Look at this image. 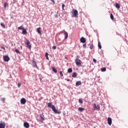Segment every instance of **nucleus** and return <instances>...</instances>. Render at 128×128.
<instances>
[{
    "label": "nucleus",
    "mask_w": 128,
    "mask_h": 128,
    "mask_svg": "<svg viewBox=\"0 0 128 128\" xmlns=\"http://www.w3.org/2000/svg\"><path fill=\"white\" fill-rule=\"evenodd\" d=\"M72 17L73 18H78V10L73 9L72 10Z\"/></svg>",
    "instance_id": "f257e3e1"
},
{
    "label": "nucleus",
    "mask_w": 128,
    "mask_h": 128,
    "mask_svg": "<svg viewBox=\"0 0 128 128\" xmlns=\"http://www.w3.org/2000/svg\"><path fill=\"white\" fill-rule=\"evenodd\" d=\"M75 62L77 66L80 68L82 66V60L78 58V56H76V58L75 60Z\"/></svg>",
    "instance_id": "f03ea898"
},
{
    "label": "nucleus",
    "mask_w": 128,
    "mask_h": 128,
    "mask_svg": "<svg viewBox=\"0 0 128 128\" xmlns=\"http://www.w3.org/2000/svg\"><path fill=\"white\" fill-rule=\"evenodd\" d=\"M26 44L27 46L28 47V48L30 50L32 48V45H30V40H28L26 39L24 42Z\"/></svg>",
    "instance_id": "7ed1b4c3"
},
{
    "label": "nucleus",
    "mask_w": 128,
    "mask_h": 128,
    "mask_svg": "<svg viewBox=\"0 0 128 128\" xmlns=\"http://www.w3.org/2000/svg\"><path fill=\"white\" fill-rule=\"evenodd\" d=\"M93 108L95 110H100V106H98V104H93Z\"/></svg>",
    "instance_id": "20e7f679"
},
{
    "label": "nucleus",
    "mask_w": 128,
    "mask_h": 128,
    "mask_svg": "<svg viewBox=\"0 0 128 128\" xmlns=\"http://www.w3.org/2000/svg\"><path fill=\"white\" fill-rule=\"evenodd\" d=\"M62 34H64V36H65L64 38L65 40H66L68 38V32H66L65 30H63L60 32Z\"/></svg>",
    "instance_id": "39448f33"
},
{
    "label": "nucleus",
    "mask_w": 128,
    "mask_h": 128,
    "mask_svg": "<svg viewBox=\"0 0 128 128\" xmlns=\"http://www.w3.org/2000/svg\"><path fill=\"white\" fill-rule=\"evenodd\" d=\"M3 60H4V62H8V60H10V57H8V56H3Z\"/></svg>",
    "instance_id": "423d86ee"
},
{
    "label": "nucleus",
    "mask_w": 128,
    "mask_h": 128,
    "mask_svg": "<svg viewBox=\"0 0 128 128\" xmlns=\"http://www.w3.org/2000/svg\"><path fill=\"white\" fill-rule=\"evenodd\" d=\"M0 128H6V123L4 122L0 123Z\"/></svg>",
    "instance_id": "0eeeda50"
},
{
    "label": "nucleus",
    "mask_w": 128,
    "mask_h": 128,
    "mask_svg": "<svg viewBox=\"0 0 128 128\" xmlns=\"http://www.w3.org/2000/svg\"><path fill=\"white\" fill-rule=\"evenodd\" d=\"M80 42H82V44H84L86 42V40L84 37H82L80 39Z\"/></svg>",
    "instance_id": "6e6552de"
},
{
    "label": "nucleus",
    "mask_w": 128,
    "mask_h": 128,
    "mask_svg": "<svg viewBox=\"0 0 128 128\" xmlns=\"http://www.w3.org/2000/svg\"><path fill=\"white\" fill-rule=\"evenodd\" d=\"M112 118H108V124H109V126H112Z\"/></svg>",
    "instance_id": "1a4fd4ad"
},
{
    "label": "nucleus",
    "mask_w": 128,
    "mask_h": 128,
    "mask_svg": "<svg viewBox=\"0 0 128 128\" xmlns=\"http://www.w3.org/2000/svg\"><path fill=\"white\" fill-rule=\"evenodd\" d=\"M20 102L22 104H24L26 102V100L24 98H22L20 100Z\"/></svg>",
    "instance_id": "9d476101"
},
{
    "label": "nucleus",
    "mask_w": 128,
    "mask_h": 128,
    "mask_svg": "<svg viewBox=\"0 0 128 128\" xmlns=\"http://www.w3.org/2000/svg\"><path fill=\"white\" fill-rule=\"evenodd\" d=\"M47 105L48 108H52V107L54 106V105H52V102L48 103Z\"/></svg>",
    "instance_id": "9b49d317"
},
{
    "label": "nucleus",
    "mask_w": 128,
    "mask_h": 128,
    "mask_svg": "<svg viewBox=\"0 0 128 128\" xmlns=\"http://www.w3.org/2000/svg\"><path fill=\"white\" fill-rule=\"evenodd\" d=\"M24 126L26 128H30V124L28 123V122H24Z\"/></svg>",
    "instance_id": "f8f14e48"
},
{
    "label": "nucleus",
    "mask_w": 128,
    "mask_h": 128,
    "mask_svg": "<svg viewBox=\"0 0 128 128\" xmlns=\"http://www.w3.org/2000/svg\"><path fill=\"white\" fill-rule=\"evenodd\" d=\"M40 118L42 122H44V114L42 113V114L40 115Z\"/></svg>",
    "instance_id": "ddd939ff"
},
{
    "label": "nucleus",
    "mask_w": 128,
    "mask_h": 128,
    "mask_svg": "<svg viewBox=\"0 0 128 128\" xmlns=\"http://www.w3.org/2000/svg\"><path fill=\"white\" fill-rule=\"evenodd\" d=\"M41 28H41L40 27H39L38 28H36L37 32H38V34H42V31H40Z\"/></svg>",
    "instance_id": "4468645a"
},
{
    "label": "nucleus",
    "mask_w": 128,
    "mask_h": 128,
    "mask_svg": "<svg viewBox=\"0 0 128 128\" xmlns=\"http://www.w3.org/2000/svg\"><path fill=\"white\" fill-rule=\"evenodd\" d=\"M82 84V82L81 81H78L76 83V86H80Z\"/></svg>",
    "instance_id": "2eb2a0df"
},
{
    "label": "nucleus",
    "mask_w": 128,
    "mask_h": 128,
    "mask_svg": "<svg viewBox=\"0 0 128 128\" xmlns=\"http://www.w3.org/2000/svg\"><path fill=\"white\" fill-rule=\"evenodd\" d=\"M52 110H53V112H58V110H56V106H53L52 107V108H51Z\"/></svg>",
    "instance_id": "dca6fc26"
},
{
    "label": "nucleus",
    "mask_w": 128,
    "mask_h": 128,
    "mask_svg": "<svg viewBox=\"0 0 128 128\" xmlns=\"http://www.w3.org/2000/svg\"><path fill=\"white\" fill-rule=\"evenodd\" d=\"M22 34H28V32H26V29H23L22 31Z\"/></svg>",
    "instance_id": "f3484780"
},
{
    "label": "nucleus",
    "mask_w": 128,
    "mask_h": 128,
    "mask_svg": "<svg viewBox=\"0 0 128 128\" xmlns=\"http://www.w3.org/2000/svg\"><path fill=\"white\" fill-rule=\"evenodd\" d=\"M52 72H55V74H56L58 72V70H56V69L54 67H52Z\"/></svg>",
    "instance_id": "a211bd4d"
},
{
    "label": "nucleus",
    "mask_w": 128,
    "mask_h": 128,
    "mask_svg": "<svg viewBox=\"0 0 128 128\" xmlns=\"http://www.w3.org/2000/svg\"><path fill=\"white\" fill-rule=\"evenodd\" d=\"M84 108H78V111L80 112H82L83 110H84Z\"/></svg>",
    "instance_id": "6ab92c4d"
},
{
    "label": "nucleus",
    "mask_w": 128,
    "mask_h": 128,
    "mask_svg": "<svg viewBox=\"0 0 128 128\" xmlns=\"http://www.w3.org/2000/svg\"><path fill=\"white\" fill-rule=\"evenodd\" d=\"M116 8H120V4H118V3L116 4Z\"/></svg>",
    "instance_id": "aec40b11"
},
{
    "label": "nucleus",
    "mask_w": 128,
    "mask_h": 128,
    "mask_svg": "<svg viewBox=\"0 0 128 128\" xmlns=\"http://www.w3.org/2000/svg\"><path fill=\"white\" fill-rule=\"evenodd\" d=\"M98 47L100 48V50H102V44L100 42H98Z\"/></svg>",
    "instance_id": "412c9836"
},
{
    "label": "nucleus",
    "mask_w": 128,
    "mask_h": 128,
    "mask_svg": "<svg viewBox=\"0 0 128 128\" xmlns=\"http://www.w3.org/2000/svg\"><path fill=\"white\" fill-rule=\"evenodd\" d=\"M46 56V58L48 60H50V58H48V53L46 52V54H45Z\"/></svg>",
    "instance_id": "4be33fe9"
},
{
    "label": "nucleus",
    "mask_w": 128,
    "mask_h": 128,
    "mask_svg": "<svg viewBox=\"0 0 128 128\" xmlns=\"http://www.w3.org/2000/svg\"><path fill=\"white\" fill-rule=\"evenodd\" d=\"M68 72L69 74H70V72H72V68H69Z\"/></svg>",
    "instance_id": "5701e85b"
},
{
    "label": "nucleus",
    "mask_w": 128,
    "mask_h": 128,
    "mask_svg": "<svg viewBox=\"0 0 128 128\" xmlns=\"http://www.w3.org/2000/svg\"><path fill=\"white\" fill-rule=\"evenodd\" d=\"M76 72H74L72 75V78H76Z\"/></svg>",
    "instance_id": "b1692460"
},
{
    "label": "nucleus",
    "mask_w": 128,
    "mask_h": 128,
    "mask_svg": "<svg viewBox=\"0 0 128 128\" xmlns=\"http://www.w3.org/2000/svg\"><path fill=\"white\" fill-rule=\"evenodd\" d=\"M6 6H8V4L6 3V2H5L4 4V8L6 9Z\"/></svg>",
    "instance_id": "393cba45"
},
{
    "label": "nucleus",
    "mask_w": 128,
    "mask_h": 128,
    "mask_svg": "<svg viewBox=\"0 0 128 128\" xmlns=\"http://www.w3.org/2000/svg\"><path fill=\"white\" fill-rule=\"evenodd\" d=\"M110 18L111 20H114V15L112 13L110 14Z\"/></svg>",
    "instance_id": "a878e982"
},
{
    "label": "nucleus",
    "mask_w": 128,
    "mask_h": 128,
    "mask_svg": "<svg viewBox=\"0 0 128 128\" xmlns=\"http://www.w3.org/2000/svg\"><path fill=\"white\" fill-rule=\"evenodd\" d=\"M33 65L34 66H36V68H38V65H36V62L34 61Z\"/></svg>",
    "instance_id": "bb28decb"
},
{
    "label": "nucleus",
    "mask_w": 128,
    "mask_h": 128,
    "mask_svg": "<svg viewBox=\"0 0 128 128\" xmlns=\"http://www.w3.org/2000/svg\"><path fill=\"white\" fill-rule=\"evenodd\" d=\"M15 52H16V54H20V51L16 49V50H15Z\"/></svg>",
    "instance_id": "cd10ccee"
},
{
    "label": "nucleus",
    "mask_w": 128,
    "mask_h": 128,
    "mask_svg": "<svg viewBox=\"0 0 128 128\" xmlns=\"http://www.w3.org/2000/svg\"><path fill=\"white\" fill-rule=\"evenodd\" d=\"M106 68H101L102 72H106Z\"/></svg>",
    "instance_id": "c85d7f7f"
},
{
    "label": "nucleus",
    "mask_w": 128,
    "mask_h": 128,
    "mask_svg": "<svg viewBox=\"0 0 128 128\" xmlns=\"http://www.w3.org/2000/svg\"><path fill=\"white\" fill-rule=\"evenodd\" d=\"M78 102H80V104H82V102H84L82 101V98H80L78 100Z\"/></svg>",
    "instance_id": "c756f323"
},
{
    "label": "nucleus",
    "mask_w": 128,
    "mask_h": 128,
    "mask_svg": "<svg viewBox=\"0 0 128 128\" xmlns=\"http://www.w3.org/2000/svg\"><path fill=\"white\" fill-rule=\"evenodd\" d=\"M24 27H22V26L18 27V30H23V29H24Z\"/></svg>",
    "instance_id": "7c9ffc66"
},
{
    "label": "nucleus",
    "mask_w": 128,
    "mask_h": 128,
    "mask_svg": "<svg viewBox=\"0 0 128 128\" xmlns=\"http://www.w3.org/2000/svg\"><path fill=\"white\" fill-rule=\"evenodd\" d=\"M90 50H93L94 48V44H92L90 46Z\"/></svg>",
    "instance_id": "2f4dec72"
},
{
    "label": "nucleus",
    "mask_w": 128,
    "mask_h": 128,
    "mask_svg": "<svg viewBox=\"0 0 128 128\" xmlns=\"http://www.w3.org/2000/svg\"><path fill=\"white\" fill-rule=\"evenodd\" d=\"M60 76H64V74H62V72L60 71Z\"/></svg>",
    "instance_id": "473e14b6"
},
{
    "label": "nucleus",
    "mask_w": 128,
    "mask_h": 128,
    "mask_svg": "<svg viewBox=\"0 0 128 128\" xmlns=\"http://www.w3.org/2000/svg\"><path fill=\"white\" fill-rule=\"evenodd\" d=\"M64 4H62V10H64Z\"/></svg>",
    "instance_id": "72a5a7b5"
},
{
    "label": "nucleus",
    "mask_w": 128,
    "mask_h": 128,
    "mask_svg": "<svg viewBox=\"0 0 128 128\" xmlns=\"http://www.w3.org/2000/svg\"><path fill=\"white\" fill-rule=\"evenodd\" d=\"M2 102H6V98H2L1 99Z\"/></svg>",
    "instance_id": "f704fd0d"
},
{
    "label": "nucleus",
    "mask_w": 128,
    "mask_h": 128,
    "mask_svg": "<svg viewBox=\"0 0 128 128\" xmlns=\"http://www.w3.org/2000/svg\"><path fill=\"white\" fill-rule=\"evenodd\" d=\"M0 24L4 28H6V26H4V24L1 23Z\"/></svg>",
    "instance_id": "c9c22d12"
},
{
    "label": "nucleus",
    "mask_w": 128,
    "mask_h": 128,
    "mask_svg": "<svg viewBox=\"0 0 128 128\" xmlns=\"http://www.w3.org/2000/svg\"><path fill=\"white\" fill-rule=\"evenodd\" d=\"M21 86H22V83H18V88H20Z\"/></svg>",
    "instance_id": "e433bc0d"
},
{
    "label": "nucleus",
    "mask_w": 128,
    "mask_h": 128,
    "mask_svg": "<svg viewBox=\"0 0 128 128\" xmlns=\"http://www.w3.org/2000/svg\"><path fill=\"white\" fill-rule=\"evenodd\" d=\"M52 48L53 50H56V46H53L52 47Z\"/></svg>",
    "instance_id": "4c0bfd02"
},
{
    "label": "nucleus",
    "mask_w": 128,
    "mask_h": 128,
    "mask_svg": "<svg viewBox=\"0 0 128 128\" xmlns=\"http://www.w3.org/2000/svg\"><path fill=\"white\" fill-rule=\"evenodd\" d=\"M93 62H94V64H96V60L94 58L93 59Z\"/></svg>",
    "instance_id": "58836bf2"
},
{
    "label": "nucleus",
    "mask_w": 128,
    "mask_h": 128,
    "mask_svg": "<svg viewBox=\"0 0 128 128\" xmlns=\"http://www.w3.org/2000/svg\"><path fill=\"white\" fill-rule=\"evenodd\" d=\"M83 48H86V44H83Z\"/></svg>",
    "instance_id": "ea45409f"
},
{
    "label": "nucleus",
    "mask_w": 128,
    "mask_h": 128,
    "mask_svg": "<svg viewBox=\"0 0 128 128\" xmlns=\"http://www.w3.org/2000/svg\"><path fill=\"white\" fill-rule=\"evenodd\" d=\"M52 0V2H53V4H54L55 2H54V0Z\"/></svg>",
    "instance_id": "a19ab883"
},
{
    "label": "nucleus",
    "mask_w": 128,
    "mask_h": 128,
    "mask_svg": "<svg viewBox=\"0 0 128 128\" xmlns=\"http://www.w3.org/2000/svg\"><path fill=\"white\" fill-rule=\"evenodd\" d=\"M2 48L4 50H6V48H4V47L2 46Z\"/></svg>",
    "instance_id": "79ce46f5"
},
{
    "label": "nucleus",
    "mask_w": 128,
    "mask_h": 128,
    "mask_svg": "<svg viewBox=\"0 0 128 128\" xmlns=\"http://www.w3.org/2000/svg\"><path fill=\"white\" fill-rule=\"evenodd\" d=\"M67 82H70V79H66Z\"/></svg>",
    "instance_id": "37998d69"
},
{
    "label": "nucleus",
    "mask_w": 128,
    "mask_h": 128,
    "mask_svg": "<svg viewBox=\"0 0 128 128\" xmlns=\"http://www.w3.org/2000/svg\"><path fill=\"white\" fill-rule=\"evenodd\" d=\"M66 58V60H68V58Z\"/></svg>",
    "instance_id": "c03bdc74"
},
{
    "label": "nucleus",
    "mask_w": 128,
    "mask_h": 128,
    "mask_svg": "<svg viewBox=\"0 0 128 128\" xmlns=\"http://www.w3.org/2000/svg\"><path fill=\"white\" fill-rule=\"evenodd\" d=\"M58 114H60V112H58Z\"/></svg>",
    "instance_id": "a18cd8bd"
}]
</instances>
